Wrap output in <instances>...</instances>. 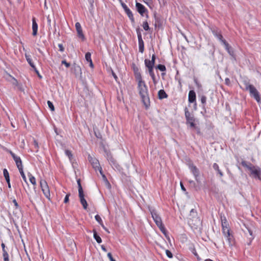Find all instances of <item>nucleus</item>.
I'll list each match as a JSON object with an SVG mask.
<instances>
[{
  "label": "nucleus",
  "mask_w": 261,
  "mask_h": 261,
  "mask_svg": "<svg viewBox=\"0 0 261 261\" xmlns=\"http://www.w3.org/2000/svg\"><path fill=\"white\" fill-rule=\"evenodd\" d=\"M148 72H149L150 76H151V79L152 80L153 84L154 85H156L157 84L158 82V80L156 79V78L155 77V74H154V73L153 72V69L149 70L148 71Z\"/></svg>",
  "instance_id": "5701e85b"
},
{
  "label": "nucleus",
  "mask_w": 261,
  "mask_h": 261,
  "mask_svg": "<svg viewBox=\"0 0 261 261\" xmlns=\"http://www.w3.org/2000/svg\"><path fill=\"white\" fill-rule=\"evenodd\" d=\"M137 82V89L142 102L147 108L150 105V99L147 86L143 79L139 78Z\"/></svg>",
  "instance_id": "f257e3e1"
},
{
  "label": "nucleus",
  "mask_w": 261,
  "mask_h": 261,
  "mask_svg": "<svg viewBox=\"0 0 261 261\" xmlns=\"http://www.w3.org/2000/svg\"><path fill=\"white\" fill-rule=\"evenodd\" d=\"M93 237L98 243H101L102 240L101 238L97 234L96 231L95 229L93 230Z\"/></svg>",
  "instance_id": "bb28decb"
},
{
  "label": "nucleus",
  "mask_w": 261,
  "mask_h": 261,
  "mask_svg": "<svg viewBox=\"0 0 261 261\" xmlns=\"http://www.w3.org/2000/svg\"><path fill=\"white\" fill-rule=\"evenodd\" d=\"M101 227H102V228H103V229H105L106 231H107L109 232V231H108V229H107V228L105 227V226L104 225L103 223H102V224L101 225Z\"/></svg>",
  "instance_id": "13d9d810"
},
{
  "label": "nucleus",
  "mask_w": 261,
  "mask_h": 261,
  "mask_svg": "<svg viewBox=\"0 0 261 261\" xmlns=\"http://www.w3.org/2000/svg\"><path fill=\"white\" fill-rule=\"evenodd\" d=\"M101 249H102L103 251H105V252H106V251H107V249H106V247H105L103 245H101Z\"/></svg>",
  "instance_id": "bf43d9fd"
},
{
  "label": "nucleus",
  "mask_w": 261,
  "mask_h": 261,
  "mask_svg": "<svg viewBox=\"0 0 261 261\" xmlns=\"http://www.w3.org/2000/svg\"><path fill=\"white\" fill-rule=\"evenodd\" d=\"M195 129L197 130V133H200V129H199V128H198V127H197L196 126V128H195Z\"/></svg>",
  "instance_id": "338daca9"
},
{
  "label": "nucleus",
  "mask_w": 261,
  "mask_h": 261,
  "mask_svg": "<svg viewBox=\"0 0 261 261\" xmlns=\"http://www.w3.org/2000/svg\"><path fill=\"white\" fill-rule=\"evenodd\" d=\"M112 75L114 77V78L115 79V80L117 81L118 80V77L116 75V74L112 71Z\"/></svg>",
  "instance_id": "5fc2aeb1"
},
{
  "label": "nucleus",
  "mask_w": 261,
  "mask_h": 261,
  "mask_svg": "<svg viewBox=\"0 0 261 261\" xmlns=\"http://www.w3.org/2000/svg\"><path fill=\"white\" fill-rule=\"evenodd\" d=\"M213 167L214 170H216L218 172V173L220 175V176H223V173L219 169V166L217 163H214L213 165Z\"/></svg>",
  "instance_id": "cd10ccee"
},
{
  "label": "nucleus",
  "mask_w": 261,
  "mask_h": 261,
  "mask_svg": "<svg viewBox=\"0 0 261 261\" xmlns=\"http://www.w3.org/2000/svg\"><path fill=\"white\" fill-rule=\"evenodd\" d=\"M185 117L186 119V124L189 125L191 128H196V119L193 115L191 114L188 111L187 108L185 110Z\"/></svg>",
  "instance_id": "20e7f679"
},
{
  "label": "nucleus",
  "mask_w": 261,
  "mask_h": 261,
  "mask_svg": "<svg viewBox=\"0 0 261 261\" xmlns=\"http://www.w3.org/2000/svg\"><path fill=\"white\" fill-rule=\"evenodd\" d=\"M3 174H4V176L5 177V178H7V177H10L9 176V172L7 170V169H4L3 170Z\"/></svg>",
  "instance_id": "79ce46f5"
},
{
  "label": "nucleus",
  "mask_w": 261,
  "mask_h": 261,
  "mask_svg": "<svg viewBox=\"0 0 261 261\" xmlns=\"http://www.w3.org/2000/svg\"><path fill=\"white\" fill-rule=\"evenodd\" d=\"M192 252H193V254L195 255V256H198V254H197V252H196L195 249H194Z\"/></svg>",
  "instance_id": "0e129e2a"
},
{
  "label": "nucleus",
  "mask_w": 261,
  "mask_h": 261,
  "mask_svg": "<svg viewBox=\"0 0 261 261\" xmlns=\"http://www.w3.org/2000/svg\"><path fill=\"white\" fill-rule=\"evenodd\" d=\"M241 165L250 171V175L255 179L261 180V169L258 166L253 165L251 163L243 161Z\"/></svg>",
  "instance_id": "f03ea898"
},
{
  "label": "nucleus",
  "mask_w": 261,
  "mask_h": 261,
  "mask_svg": "<svg viewBox=\"0 0 261 261\" xmlns=\"http://www.w3.org/2000/svg\"><path fill=\"white\" fill-rule=\"evenodd\" d=\"M3 256L4 261H9V254L6 250H4L3 251Z\"/></svg>",
  "instance_id": "473e14b6"
},
{
  "label": "nucleus",
  "mask_w": 261,
  "mask_h": 261,
  "mask_svg": "<svg viewBox=\"0 0 261 261\" xmlns=\"http://www.w3.org/2000/svg\"><path fill=\"white\" fill-rule=\"evenodd\" d=\"M65 154L68 157L69 159L71 160L73 156L71 152L69 150H65Z\"/></svg>",
  "instance_id": "4c0bfd02"
},
{
  "label": "nucleus",
  "mask_w": 261,
  "mask_h": 261,
  "mask_svg": "<svg viewBox=\"0 0 261 261\" xmlns=\"http://www.w3.org/2000/svg\"><path fill=\"white\" fill-rule=\"evenodd\" d=\"M222 221V232L225 231L229 230V224L226 220L225 218L224 219H221Z\"/></svg>",
  "instance_id": "aec40b11"
},
{
  "label": "nucleus",
  "mask_w": 261,
  "mask_h": 261,
  "mask_svg": "<svg viewBox=\"0 0 261 261\" xmlns=\"http://www.w3.org/2000/svg\"><path fill=\"white\" fill-rule=\"evenodd\" d=\"M28 176L29 177L30 181L33 185H36V178H35V177L34 176H33L30 173H28Z\"/></svg>",
  "instance_id": "c756f323"
},
{
  "label": "nucleus",
  "mask_w": 261,
  "mask_h": 261,
  "mask_svg": "<svg viewBox=\"0 0 261 261\" xmlns=\"http://www.w3.org/2000/svg\"><path fill=\"white\" fill-rule=\"evenodd\" d=\"M144 63L146 67L148 68V71L153 69L154 65L151 63L149 60L145 59Z\"/></svg>",
  "instance_id": "393cba45"
},
{
  "label": "nucleus",
  "mask_w": 261,
  "mask_h": 261,
  "mask_svg": "<svg viewBox=\"0 0 261 261\" xmlns=\"http://www.w3.org/2000/svg\"><path fill=\"white\" fill-rule=\"evenodd\" d=\"M121 6L123 8V10H124L125 12L129 9V8L126 6V5L124 3L121 2Z\"/></svg>",
  "instance_id": "c03bdc74"
},
{
  "label": "nucleus",
  "mask_w": 261,
  "mask_h": 261,
  "mask_svg": "<svg viewBox=\"0 0 261 261\" xmlns=\"http://www.w3.org/2000/svg\"><path fill=\"white\" fill-rule=\"evenodd\" d=\"M223 234L226 238L229 245H232L234 243L233 236L230 233V230L223 232Z\"/></svg>",
  "instance_id": "2eb2a0df"
},
{
  "label": "nucleus",
  "mask_w": 261,
  "mask_h": 261,
  "mask_svg": "<svg viewBox=\"0 0 261 261\" xmlns=\"http://www.w3.org/2000/svg\"><path fill=\"white\" fill-rule=\"evenodd\" d=\"M189 168H190L191 171L192 172L193 175L194 176L196 180L198 182H199L198 177H199V170L195 166H194L193 165H190Z\"/></svg>",
  "instance_id": "4468645a"
},
{
  "label": "nucleus",
  "mask_w": 261,
  "mask_h": 261,
  "mask_svg": "<svg viewBox=\"0 0 261 261\" xmlns=\"http://www.w3.org/2000/svg\"><path fill=\"white\" fill-rule=\"evenodd\" d=\"M168 97V95L166 94L165 91L163 90H160L158 92V97L160 99L166 98Z\"/></svg>",
  "instance_id": "4be33fe9"
},
{
  "label": "nucleus",
  "mask_w": 261,
  "mask_h": 261,
  "mask_svg": "<svg viewBox=\"0 0 261 261\" xmlns=\"http://www.w3.org/2000/svg\"><path fill=\"white\" fill-rule=\"evenodd\" d=\"M188 101L190 103L196 101V93L194 90H190L188 95Z\"/></svg>",
  "instance_id": "f3484780"
},
{
  "label": "nucleus",
  "mask_w": 261,
  "mask_h": 261,
  "mask_svg": "<svg viewBox=\"0 0 261 261\" xmlns=\"http://www.w3.org/2000/svg\"><path fill=\"white\" fill-rule=\"evenodd\" d=\"M134 75L136 79V80H138L139 78L142 79L141 72L139 71V70L138 68H135L134 69Z\"/></svg>",
  "instance_id": "a878e982"
},
{
  "label": "nucleus",
  "mask_w": 261,
  "mask_h": 261,
  "mask_svg": "<svg viewBox=\"0 0 261 261\" xmlns=\"http://www.w3.org/2000/svg\"><path fill=\"white\" fill-rule=\"evenodd\" d=\"M40 187L44 196L48 199L50 198V191L46 181L44 180H41L40 182Z\"/></svg>",
  "instance_id": "0eeeda50"
},
{
  "label": "nucleus",
  "mask_w": 261,
  "mask_h": 261,
  "mask_svg": "<svg viewBox=\"0 0 261 261\" xmlns=\"http://www.w3.org/2000/svg\"><path fill=\"white\" fill-rule=\"evenodd\" d=\"M180 187H181V189L182 191H186V189L181 182H180Z\"/></svg>",
  "instance_id": "4d7b16f0"
},
{
  "label": "nucleus",
  "mask_w": 261,
  "mask_h": 261,
  "mask_svg": "<svg viewBox=\"0 0 261 261\" xmlns=\"http://www.w3.org/2000/svg\"><path fill=\"white\" fill-rule=\"evenodd\" d=\"M225 83L226 85H229L230 84V80L228 78H226L225 80Z\"/></svg>",
  "instance_id": "603ef678"
},
{
  "label": "nucleus",
  "mask_w": 261,
  "mask_h": 261,
  "mask_svg": "<svg viewBox=\"0 0 261 261\" xmlns=\"http://www.w3.org/2000/svg\"><path fill=\"white\" fill-rule=\"evenodd\" d=\"M248 91H249L250 96L253 97L257 102H259L260 101V98L259 93L254 86L250 87V89Z\"/></svg>",
  "instance_id": "1a4fd4ad"
},
{
  "label": "nucleus",
  "mask_w": 261,
  "mask_h": 261,
  "mask_svg": "<svg viewBox=\"0 0 261 261\" xmlns=\"http://www.w3.org/2000/svg\"><path fill=\"white\" fill-rule=\"evenodd\" d=\"M99 173H100L102 177V179L103 180V181L106 182V183H108L109 184V181L107 178V177L106 176V175L103 173V172H102V168H99Z\"/></svg>",
  "instance_id": "7c9ffc66"
},
{
  "label": "nucleus",
  "mask_w": 261,
  "mask_h": 261,
  "mask_svg": "<svg viewBox=\"0 0 261 261\" xmlns=\"http://www.w3.org/2000/svg\"><path fill=\"white\" fill-rule=\"evenodd\" d=\"M156 68L158 69L161 71H165L166 70L165 66L162 64H159L156 66Z\"/></svg>",
  "instance_id": "f704fd0d"
},
{
  "label": "nucleus",
  "mask_w": 261,
  "mask_h": 261,
  "mask_svg": "<svg viewBox=\"0 0 261 261\" xmlns=\"http://www.w3.org/2000/svg\"><path fill=\"white\" fill-rule=\"evenodd\" d=\"M18 170L20 172V174L23 179V180H24V181L27 184H28V181H27V177L24 173V172H23V168H19L18 169Z\"/></svg>",
  "instance_id": "c85d7f7f"
},
{
  "label": "nucleus",
  "mask_w": 261,
  "mask_h": 261,
  "mask_svg": "<svg viewBox=\"0 0 261 261\" xmlns=\"http://www.w3.org/2000/svg\"><path fill=\"white\" fill-rule=\"evenodd\" d=\"M34 145H35V147L36 148H38V143L37 142V141L36 140H34Z\"/></svg>",
  "instance_id": "052dcab7"
},
{
  "label": "nucleus",
  "mask_w": 261,
  "mask_h": 261,
  "mask_svg": "<svg viewBox=\"0 0 261 261\" xmlns=\"http://www.w3.org/2000/svg\"><path fill=\"white\" fill-rule=\"evenodd\" d=\"M142 27H143L144 30L145 31H148L150 29L148 23L147 21L143 22Z\"/></svg>",
  "instance_id": "c9c22d12"
},
{
  "label": "nucleus",
  "mask_w": 261,
  "mask_h": 261,
  "mask_svg": "<svg viewBox=\"0 0 261 261\" xmlns=\"http://www.w3.org/2000/svg\"><path fill=\"white\" fill-rule=\"evenodd\" d=\"M138 39V44H139V50L140 53H143L144 50V41L142 39V35L140 32V29L138 28L136 30Z\"/></svg>",
  "instance_id": "9b49d317"
},
{
  "label": "nucleus",
  "mask_w": 261,
  "mask_h": 261,
  "mask_svg": "<svg viewBox=\"0 0 261 261\" xmlns=\"http://www.w3.org/2000/svg\"><path fill=\"white\" fill-rule=\"evenodd\" d=\"M207 98L205 95H202L200 98L201 102L202 104V107H204L206 102Z\"/></svg>",
  "instance_id": "72a5a7b5"
},
{
  "label": "nucleus",
  "mask_w": 261,
  "mask_h": 261,
  "mask_svg": "<svg viewBox=\"0 0 261 261\" xmlns=\"http://www.w3.org/2000/svg\"><path fill=\"white\" fill-rule=\"evenodd\" d=\"M132 23H135V18L131 10L129 9L125 12Z\"/></svg>",
  "instance_id": "b1692460"
},
{
  "label": "nucleus",
  "mask_w": 261,
  "mask_h": 261,
  "mask_svg": "<svg viewBox=\"0 0 261 261\" xmlns=\"http://www.w3.org/2000/svg\"><path fill=\"white\" fill-rule=\"evenodd\" d=\"M248 231L251 236V237L249 238V239L250 241H252V240L254 239L252 231L251 229H248Z\"/></svg>",
  "instance_id": "a18cd8bd"
},
{
  "label": "nucleus",
  "mask_w": 261,
  "mask_h": 261,
  "mask_svg": "<svg viewBox=\"0 0 261 261\" xmlns=\"http://www.w3.org/2000/svg\"><path fill=\"white\" fill-rule=\"evenodd\" d=\"M75 27L77 33V36L79 38H81L82 40H85V36L83 33L82 28L80 22H77L75 23Z\"/></svg>",
  "instance_id": "ddd939ff"
},
{
  "label": "nucleus",
  "mask_w": 261,
  "mask_h": 261,
  "mask_svg": "<svg viewBox=\"0 0 261 261\" xmlns=\"http://www.w3.org/2000/svg\"><path fill=\"white\" fill-rule=\"evenodd\" d=\"M47 25L48 27V29L50 30L51 29V19L50 18L49 15L47 17Z\"/></svg>",
  "instance_id": "a19ab883"
},
{
  "label": "nucleus",
  "mask_w": 261,
  "mask_h": 261,
  "mask_svg": "<svg viewBox=\"0 0 261 261\" xmlns=\"http://www.w3.org/2000/svg\"><path fill=\"white\" fill-rule=\"evenodd\" d=\"M107 158L112 167L115 170L120 171L122 169L121 166L117 163L111 153L107 154Z\"/></svg>",
  "instance_id": "423d86ee"
},
{
  "label": "nucleus",
  "mask_w": 261,
  "mask_h": 261,
  "mask_svg": "<svg viewBox=\"0 0 261 261\" xmlns=\"http://www.w3.org/2000/svg\"><path fill=\"white\" fill-rule=\"evenodd\" d=\"M226 50L228 53L231 56H233V50L232 49L229 44L226 41H224L223 43Z\"/></svg>",
  "instance_id": "412c9836"
},
{
  "label": "nucleus",
  "mask_w": 261,
  "mask_h": 261,
  "mask_svg": "<svg viewBox=\"0 0 261 261\" xmlns=\"http://www.w3.org/2000/svg\"><path fill=\"white\" fill-rule=\"evenodd\" d=\"M155 55L154 54L152 55L151 57V60H150L151 63L154 65L155 64Z\"/></svg>",
  "instance_id": "de8ad7c7"
},
{
  "label": "nucleus",
  "mask_w": 261,
  "mask_h": 261,
  "mask_svg": "<svg viewBox=\"0 0 261 261\" xmlns=\"http://www.w3.org/2000/svg\"><path fill=\"white\" fill-rule=\"evenodd\" d=\"M2 250H3V251H4V250H5V245L4 243H2Z\"/></svg>",
  "instance_id": "e2e57ef3"
},
{
  "label": "nucleus",
  "mask_w": 261,
  "mask_h": 261,
  "mask_svg": "<svg viewBox=\"0 0 261 261\" xmlns=\"http://www.w3.org/2000/svg\"><path fill=\"white\" fill-rule=\"evenodd\" d=\"M32 30L33 33L32 34L34 36H36L38 31V24L36 22V19L35 18H33L32 19Z\"/></svg>",
  "instance_id": "6ab92c4d"
},
{
  "label": "nucleus",
  "mask_w": 261,
  "mask_h": 261,
  "mask_svg": "<svg viewBox=\"0 0 261 261\" xmlns=\"http://www.w3.org/2000/svg\"><path fill=\"white\" fill-rule=\"evenodd\" d=\"M70 196V194H67L64 198V203H67L69 201V197Z\"/></svg>",
  "instance_id": "8fccbe9b"
},
{
  "label": "nucleus",
  "mask_w": 261,
  "mask_h": 261,
  "mask_svg": "<svg viewBox=\"0 0 261 261\" xmlns=\"http://www.w3.org/2000/svg\"><path fill=\"white\" fill-rule=\"evenodd\" d=\"M243 84L245 86V90L246 91L249 90L250 87L253 86V85L250 84V83L247 81H244L243 82Z\"/></svg>",
  "instance_id": "2f4dec72"
},
{
  "label": "nucleus",
  "mask_w": 261,
  "mask_h": 261,
  "mask_svg": "<svg viewBox=\"0 0 261 261\" xmlns=\"http://www.w3.org/2000/svg\"><path fill=\"white\" fill-rule=\"evenodd\" d=\"M8 152L11 154V155L13 158L18 169L23 168L22 161L20 158L18 156H17L11 150H8Z\"/></svg>",
  "instance_id": "f8f14e48"
},
{
  "label": "nucleus",
  "mask_w": 261,
  "mask_h": 261,
  "mask_svg": "<svg viewBox=\"0 0 261 261\" xmlns=\"http://www.w3.org/2000/svg\"><path fill=\"white\" fill-rule=\"evenodd\" d=\"M47 105L49 107V108L50 109L51 111H54L55 110V108L54 106L53 103L49 100L47 101Z\"/></svg>",
  "instance_id": "ea45409f"
},
{
  "label": "nucleus",
  "mask_w": 261,
  "mask_h": 261,
  "mask_svg": "<svg viewBox=\"0 0 261 261\" xmlns=\"http://www.w3.org/2000/svg\"><path fill=\"white\" fill-rule=\"evenodd\" d=\"M25 57L26 60H27V62H28V63L29 64V65L34 70V71H35V72L37 74H39V71L37 70V69L36 67V66L34 65V64L33 63V62L32 61V59L31 58V56L30 55H29L25 54Z\"/></svg>",
  "instance_id": "dca6fc26"
},
{
  "label": "nucleus",
  "mask_w": 261,
  "mask_h": 261,
  "mask_svg": "<svg viewBox=\"0 0 261 261\" xmlns=\"http://www.w3.org/2000/svg\"><path fill=\"white\" fill-rule=\"evenodd\" d=\"M212 33L213 35L216 37L223 44L224 43V41H226V40L223 39V37L220 31L214 30L212 31Z\"/></svg>",
  "instance_id": "a211bd4d"
},
{
  "label": "nucleus",
  "mask_w": 261,
  "mask_h": 261,
  "mask_svg": "<svg viewBox=\"0 0 261 261\" xmlns=\"http://www.w3.org/2000/svg\"><path fill=\"white\" fill-rule=\"evenodd\" d=\"M151 0H143L144 2L148 5V3L150 2Z\"/></svg>",
  "instance_id": "69168bd1"
},
{
  "label": "nucleus",
  "mask_w": 261,
  "mask_h": 261,
  "mask_svg": "<svg viewBox=\"0 0 261 261\" xmlns=\"http://www.w3.org/2000/svg\"><path fill=\"white\" fill-rule=\"evenodd\" d=\"M13 202L14 204V205H15L16 208H18L19 207V205H18V203L17 202L16 200V199H14L13 200Z\"/></svg>",
  "instance_id": "3c124183"
},
{
  "label": "nucleus",
  "mask_w": 261,
  "mask_h": 261,
  "mask_svg": "<svg viewBox=\"0 0 261 261\" xmlns=\"http://www.w3.org/2000/svg\"><path fill=\"white\" fill-rule=\"evenodd\" d=\"M88 159L95 171H99V168H101L100 166L98 160L95 158L93 157L89 154L88 156Z\"/></svg>",
  "instance_id": "9d476101"
},
{
  "label": "nucleus",
  "mask_w": 261,
  "mask_h": 261,
  "mask_svg": "<svg viewBox=\"0 0 261 261\" xmlns=\"http://www.w3.org/2000/svg\"><path fill=\"white\" fill-rule=\"evenodd\" d=\"M149 211L151 215L152 218L154 221L155 223L157 225V226L159 228L161 232L165 235V236L167 238V231L165 228L164 224H163L162 220L161 218L158 214L154 208H149Z\"/></svg>",
  "instance_id": "7ed1b4c3"
},
{
  "label": "nucleus",
  "mask_w": 261,
  "mask_h": 261,
  "mask_svg": "<svg viewBox=\"0 0 261 261\" xmlns=\"http://www.w3.org/2000/svg\"><path fill=\"white\" fill-rule=\"evenodd\" d=\"M77 182L78 185L79 195L80 199V202L83 205V208L85 210H86L88 206V204L87 201L84 198V191L81 184L80 179H78L77 180Z\"/></svg>",
  "instance_id": "39448f33"
},
{
  "label": "nucleus",
  "mask_w": 261,
  "mask_h": 261,
  "mask_svg": "<svg viewBox=\"0 0 261 261\" xmlns=\"http://www.w3.org/2000/svg\"><path fill=\"white\" fill-rule=\"evenodd\" d=\"M8 184V187L9 189H11V184L10 182H9V183H7Z\"/></svg>",
  "instance_id": "774afa93"
},
{
  "label": "nucleus",
  "mask_w": 261,
  "mask_h": 261,
  "mask_svg": "<svg viewBox=\"0 0 261 261\" xmlns=\"http://www.w3.org/2000/svg\"><path fill=\"white\" fill-rule=\"evenodd\" d=\"M136 7L137 11L142 16H144L145 14L146 13V17L147 18L148 17V15L147 14L148 10L147 9L141 4L137 2L136 3Z\"/></svg>",
  "instance_id": "6e6552de"
},
{
  "label": "nucleus",
  "mask_w": 261,
  "mask_h": 261,
  "mask_svg": "<svg viewBox=\"0 0 261 261\" xmlns=\"http://www.w3.org/2000/svg\"><path fill=\"white\" fill-rule=\"evenodd\" d=\"M58 47L59 48V50L61 52H63L64 51V48L63 46V45L62 44H58Z\"/></svg>",
  "instance_id": "09e8293b"
},
{
  "label": "nucleus",
  "mask_w": 261,
  "mask_h": 261,
  "mask_svg": "<svg viewBox=\"0 0 261 261\" xmlns=\"http://www.w3.org/2000/svg\"><path fill=\"white\" fill-rule=\"evenodd\" d=\"M91 53L89 52H87L85 55V59L86 60L89 62V61H91Z\"/></svg>",
  "instance_id": "58836bf2"
},
{
  "label": "nucleus",
  "mask_w": 261,
  "mask_h": 261,
  "mask_svg": "<svg viewBox=\"0 0 261 261\" xmlns=\"http://www.w3.org/2000/svg\"><path fill=\"white\" fill-rule=\"evenodd\" d=\"M5 178V179H6V180L7 183L10 182V177H8Z\"/></svg>",
  "instance_id": "680f3d73"
},
{
  "label": "nucleus",
  "mask_w": 261,
  "mask_h": 261,
  "mask_svg": "<svg viewBox=\"0 0 261 261\" xmlns=\"http://www.w3.org/2000/svg\"><path fill=\"white\" fill-rule=\"evenodd\" d=\"M95 219L96 220V221L101 225L102 223H103V222H102V220L101 218V217H100L99 215H96L95 216Z\"/></svg>",
  "instance_id": "e433bc0d"
},
{
  "label": "nucleus",
  "mask_w": 261,
  "mask_h": 261,
  "mask_svg": "<svg viewBox=\"0 0 261 261\" xmlns=\"http://www.w3.org/2000/svg\"><path fill=\"white\" fill-rule=\"evenodd\" d=\"M107 255H108V257H109V258L110 259V260L113 259V256H112V254H111V253L110 252H109L108 253Z\"/></svg>",
  "instance_id": "864d4df0"
},
{
  "label": "nucleus",
  "mask_w": 261,
  "mask_h": 261,
  "mask_svg": "<svg viewBox=\"0 0 261 261\" xmlns=\"http://www.w3.org/2000/svg\"><path fill=\"white\" fill-rule=\"evenodd\" d=\"M89 65H90V67L93 68L94 67V65L93 64L92 61L91 60V61H89Z\"/></svg>",
  "instance_id": "6e6d98bb"
},
{
  "label": "nucleus",
  "mask_w": 261,
  "mask_h": 261,
  "mask_svg": "<svg viewBox=\"0 0 261 261\" xmlns=\"http://www.w3.org/2000/svg\"><path fill=\"white\" fill-rule=\"evenodd\" d=\"M62 64L65 65V66H66L67 68L69 67H70V63H69L67 62L66 61V60H63V61H62Z\"/></svg>",
  "instance_id": "49530a36"
},
{
  "label": "nucleus",
  "mask_w": 261,
  "mask_h": 261,
  "mask_svg": "<svg viewBox=\"0 0 261 261\" xmlns=\"http://www.w3.org/2000/svg\"><path fill=\"white\" fill-rule=\"evenodd\" d=\"M166 255L169 257V258H172L173 257V255H172V253L170 251L168 250H166Z\"/></svg>",
  "instance_id": "37998d69"
}]
</instances>
